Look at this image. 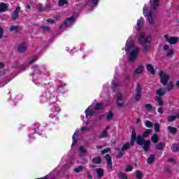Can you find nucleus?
I'll use <instances>...</instances> for the list:
<instances>
[{
	"label": "nucleus",
	"mask_w": 179,
	"mask_h": 179,
	"mask_svg": "<svg viewBox=\"0 0 179 179\" xmlns=\"http://www.w3.org/2000/svg\"><path fill=\"white\" fill-rule=\"evenodd\" d=\"M87 178H88V179L93 178V176H92V174H90V172H89V171L87 172Z\"/></svg>",
	"instance_id": "56"
},
{
	"label": "nucleus",
	"mask_w": 179,
	"mask_h": 179,
	"mask_svg": "<svg viewBox=\"0 0 179 179\" xmlns=\"http://www.w3.org/2000/svg\"><path fill=\"white\" fill-rule=\"evenodd\" d=\"M46 22H48V23H50V24H54V23H55V20L48 18Z\"/></svg>",
	"instance_id": "53"
},
{
	"label": "nucleus",
	"mask_w": 179,
	"mask_h": 179,
	"mask_svg": "<svg viewBox=\"0 0 179 179\" xmlns=\"http://www.w3.org/2000/svg\"><path fill=\"white\" fill-rule=\"evenodd\" d=\"M110 148H105L103 150L101 151V155H106V153H108L110 152Z\"/></svg>",
	"instance_id": "50"
},
{
	"label": "nucleus",
	"mask_w": 179,
	"mask_h": 179,
	"mask_svg": "<svg viewBox=\"0 0 179 179\" xmlns=\"http://www.w3.org/2000/svg\"><path fill=\"white\" fill-rule=\"evenodd\" d=\"M92 163H94V164H101V158L100 157H94L92 159Z\"/></svg>",
	"instance_id": "31"
},
{
	"label": "nucleus",
	"mask_w": 179,
	"mask_h": 179,
	"mask_svg": "<svg viewBox=\"0 0 179 179\" xmlns=\"http://www.w3.org/2000/svg\"><path fill=\"white\" fill-rule=\"evenodd\" d=\"M37 10H38V12H44V8H43V4L42 3H39L37 6Z\"/></svg>",
	"instance_id": "46"
},
{
	"label": "nucleus",
	"mask_w": 179,
	"mask_h": 179,
	"mask_svg": "<svg viewBox=\"0 0 179 179\" xmlns=\"http://www.w3.org/2000/svg\"><path fill=\"white\" fill-rule=\"evenodd\" d=\"M143 72V66L139 65L136 70L134 71V75H139V73H142Z\"/></svg>",
	"instance_id": "23"
},
{
	"label": "nucleus",
	"mask_w": 179,
	"mask_h": 179,
	"mask_svg": "<svg viewBox=\"0 0 179 179\" xmlns=\"http://www.w3.org/2000/svg\"><path fill=\"white\" fill-rule=\"evenodd\" d=\"M124 156V153L122 152H120L117 155H116V159H121Z\"/></svg>",
	"instance_id": "51"
},
{
	"label": "nucleus",
	"mask_w": 179,
	"mask_h": 179,
	"mask_svg": "<svg viewBox=\"0 0 179 179\" xmlns=\"http://www.w3.org/2000/svg\"><path fill=\"white\" fill-rule=\"evenodd\" d=\"M72 139H73V143L71 144V148H73V146H75V145H76V143L78 142V134H76V133L73 134L72 136Z\"/></svg>",
	"instance_id": "27"
},
{
	"label": "nucleus",
	"mask_w": 179,
	"mask_h": 179,
	"mask_svg": "<svg viewBox=\"0 0 179 179\" xmlns=\"http://www.w3.org/2000/svg\"><path fill=\"white\" fill-rule=\"evenodd\" d=\"M173 89H174V84H173V81H171L167 85V91L171 92V90H173Z\"/></svg>",
	"instance_id": "38"
},
{
	"label": "nucleus",
	"mask_w": 179,
	"mask_h": 179,
	"mask_svg": "<svg viewBox=\"0 0 179 179\" xmlns=\"http://www.w3.org/2000/svg\"><path fill=\"white\" fill-rule=\"evenodd\" d=\"M164 37L165 38L166 41L167 43H169V44L174 45L178 43V40H179L178 37H174V36L169 37V35L167 34L164 35Z\"/></svg>",
	"instance_id": "7"
},
{
	"label": "nucleus",
	"mask_w": 179,
	"mask_h": 179,
	"mask_svg": "<svg viewBox=\"0 0 179 179\" xmlns=\"http://www.w3.org/2000/svg\"><path fill=\"white\" fill-rule=\"evenodd\" d=\"M146 69L148 71V72H150L152 75H155L156 72L155 71V68L153 67V65L148 64L146 66Z\"/></svg>",
	"instance_id": "19"
},
{
	"label": "nucleus",
	"mask_w": 179,
	"mask_h": 179,
	"mask_svg": "<svg viewBox=\"0 0 179 179\" xmlns=\"http://www.w3.org/2000/svg\"><path fill=\"white\" fill-rule=\"evenodd\" d=\"M90 167H91V169H96V165L91 164Z\"/></svg>",
	"instance_id": "63"
},
{
	"label": "nucleus",
	"mask_w": 179,
	"mask_h": 179,
	"mask_svg": "<svg viewBox=\"0 0 179 179\" xmlns=\"http://www.w3.org/2000/svg\"><path fill=\"white\" fill-rule=\"evenodd\" d=\"M81 131L83 132L84 131H87V127H83L81 128Z\"/></svg>",
	"instance_id": "60"
},
{
	"label": "nucleus",
	"mask_w": 179,
	"mask_h": 179,
	"mask_svg": "<svg viewBox=\"0 0 179 179\" xmlns=\"http://www.w3.org/2000/svg\"><path fill=\"white\" fill-rule=\"evenodd\" d=\"M176 86H177V87L179 89V80H178V81L176 82Z\"/></svg>",
	"instance_id": "64"
},
{
	"label": "nucleus",
	"mask_w": 179,
	"mask_h": 179,
	"mask_svg": "<svg viewBox=\"0 0 179 179\" xmlns=\"http://www.w3.org/2000/svg\"><path fill=\"white\" fill-rule=\"evenodd\" d=\"M103 108V104L101 103H96L94 107L95 110H101Z\"/></svg>",
	"instance_id": "44"
},
{
	"label": "nucleus",
	"mask_w": 179,
	"mask_h": 179,
	"mask_svg": "<svg viewBox=\"0 0 179 179\" xmlns=\"http://www.w3.org/2000/svg\"><path fill=\"white\" fill-rule=\"evenodd\" d=\"M157 111L159 114H163L164 111H163V108H157Z\"/></svg>",
	"instance_id": "58"
},
{
	"label": "nucleus",
	"mask_w": 179,
	"mask_h": 179,
	"mask_svg": "<svg viewBox=\"0 0 179 179\" xmlns=\"http://www.w3.org/2000/svg\"><path fill=\"white\" fill-rule=\"evenodd\" d=\"M50 8H51V6L50 5H48V4H47L45 6V7L43 8V12H45L47 10H50Z\"/></svg>",
	"instance_id": "54"
},
{
	"label": "nucleus",
	"mask_w": 179,
	"mask_h": 179,
	"mask_svg": "<svg viewBox=\"0 0 179 179\" xmlns=\"http://www.w3.org/2000/svg\"><path fill=\"white\" fill-rule=\"evenodd\" d=\"M41 29H42V30H43L44 31H50V30H51V28L50 27L45 25H42L41 27Z\"/></svg>",
	"instance_id": "45"
},
{
	"label": "nucleus",
	"mask_w": 179,
	"mask_h": 179,
	"mask_svg": "<svg viewBox=\"0 0 179 179\" xmlns=\"http://www.w3.org/2000/svg\"><path fill=\"white\" fill-rule=\"evenodd\" d=\"M75 20H76L75 17H68L64 21V24L67 27H69V26H71L72 24V23H73V22H75Z\"/></svg>",
	"instance_id": "14"
},
{
	"label": "nucleus",
	"mask_w": 179,
	"mask_h": 179,
	"mask_svg": "<svg viewBox=\"0 0 179 179\" xmlns=\"http://www.w3.org/2000/svg\"><path fill=\"white\" fill-rule=\"evenodd\" d=\"M144 106L148 113L152 111V109L153 108V106L150 103L145 104Z\"/></svg>",
	"instance_id": "41"
},
{
	"label": "nucleus",
	"mask_w": 179,
	"mask_h": 179,
	"mask_svg": "<svg viewBox=\"0 0 179 179\" xmlns=\"http://www.w3.org/2000/svg\"><path fill=\"white\" fill-rule=\"evenodd\" d=\"M122 100V94H119L117 95V107H119L120 108H122V107H124V103L120 102Z\"/></svg>",
	"instance_id": "20"
},
{
	"label": "nucleus",
	"mask_w": 179,
	"mask_h": 179,
	"mask_svg": "<svg viewBox=\"0 0 179 179\" xmlns=\"http://www.w3.org/2000/svg\"><path fill=\"white\" fill-rule=\"evenodd\" d=\"M155 154L150 155L149 157L147 159L148 164H152V163L155 162Z\"/></svg>",
	"instance_id": "25"
},
{
	"label": "nucleus",
	"mask_w": 179,
	"mask_h": 179,
	"mask_svg": "<svg viewBox=\"0 0 179 179\" xmlns=\"http://www.w3.org/2000/svg\"><path fill=\"white\" fill-rule=\"evenodd\" d=\"M132 170H133L132 166H131V165H127L126 166L125 171L127 173H129L130 171H132Z\"/></svg>",
	"instance_id": "47"
},
{
	"label": "nucleus",
	"mask_w": 179,
	"mask_h": 179,
	"mask_svg": "<svg viewBox=\"0 0 179 179\" xmlns=\"http://www.w3.org/2000/svg\"><path fill=\"white\" fill-rule=\"evenodd\" d=\"M136 94L135 97L136 101H139L142 97L141 93H142V87H141V85L139 83H137L136 85Z\"/></svg>",
	"instance_id": "11"
},
{
	"label": "nucleus",
	"mask_w": 179,
	"mask_h": 179,
	"mask_svg": "<svg viewBox=\"0 0 179 179\" xmlns=\"http://www.w3.org/2000/svg\"><path fill=\"white\" fill-rule=\"evenodd\" d=\"M151 141L153 142V143H157V142H159V136L154 134L151 137Z\"/></svg>",
	"instance_id": "29"
},
{
	"label": "nucleus",
	"mask_w": 179,
	"mask_h": 179,
	"mask_svg": "<svg viewBox=\"0 0 179 179\" xmlns=\"http://www.w3.org/2000/svg\"><path fill=\"white\" fill-rule=\"evenodd\" d=\"M159 2H160V0H153L152 9L154 10L159 8Z\"/></svg>",
	"instance_id": "32"
},
{
	"label": "nucleus",
	"mask_w": 179,
	"mask_h": 179,
	"mask_svg": "<svg viewBox=\"0 0 179 179\" xmlns=\"http://www.w3.org/2000/svg\"><path fill=\"white\" fill-rule=\"evenodd\" d=\"M98 138H108V134H107L106 131H103L102 134L98 136Z\"/></svg>",
	"instance_id": "34"
},
{
	"label": "nucleus",
	"mask_w": 179,
	"mask_h": 179,
	"mask_svg": "<svg viewBox=\"0 0 179 179\" xmlns=\"http://www.w3.org/2000/svg\"><path fill=\"white\" fill-rule=\"evenodd\" d=\"M167 130L168 132L172 135H176L178 132V129H177V127H173L171 126H169Z\"/></svg>",
	"instance_id": "16"
},
{
	"label": "nucleus",
	"mask_w": 179,
	"mask_h": 179,
	"mask_svg": "<svg viewBox=\"0 0 179 179\" xmlns=\"http://www.w3.org/2000/svg\"><path fill=\"white\" fill-rule=\"evenodd\" d=\"M160 83L164 85V86H167L169 83V79H170V76L166 74V73L161 71L159 73Z\"/></svg>",
	"instance_id": "4"
},
{
	"label": "nucleus",
	"mask_w": 179,
	"mask_h": 179,
	"mask_svg": "<svg viewBox=\"0 0 179 179\" xmlns=\"http://www.w3.org/2000/svg\"><path fill=\"white\" fill-rule=\"evenodd\" d=\"M5 66L3 63H0V69H2Z\"/></svg>",
	"instance_id": "61"
},
{
	"label": "nucleus",
	"mask_w": 179,
	"mask_h": 179,
	"mask_svg": "<svg viewBox=\"0 0 179 179\" xmlns=\"http://www.w3.org/2000/svg\"><path fill=\"white\" fill-rule=\"evenodd\" d=\"M79 150L83 155H85L86 153V150H85V148H83V146H80L79 148Z\"/></svg>",
	"instance_id": "49"
},
{
	"label": "nucleus",
	"mask_w": 179,
	"mask_h": 179,
	"mask_svg": "<svg viewBox=\"0 0 179 179\" xmlns=\"http://www.w3.org/2000/svg\"><path fill=\"white\" fill-rule=\"evenodd\" d=\"M171 149L173 153H177L179 152V143H173L171 147Z\"/></svg>",
	"instance_id": "22"
},
{
	"label": "nucleus",
	"mask_w": 179,
	"mask_h": 179,
	"mask_svg": "<svg viewBox=\"0 0 179 179\" xmlns=\"http://www.w3.org/2000/svg\"><path fill=\"white\" fill-rule=\"evenodd\" d=\"M85 117L87 118V117H92L94 115V110L90 109V108H87L85 111Z\"/></svg>",
	"instance_id": "17"
},
{
	"label": "nucleus",
	"mask_w": 179,
	"mask_h": 179,
	"mask_svg": "<svg viewBox=\"0 0 179 179\" xmlns=\"http://www.w3.org/2000/svg\"><path fill=\"white\" fill-rule=\"evenodd\" d=\"M164 148H166V145H164V143H158L155 146V150H164Z\"/></svg>",
	"instance_id": "21"
},
{
	"label": "nucleus",
	"mask_w": 179,
	"mask_h": 179,
	"mask_svg": "<svg viewBox=\"0 0 179 179\" xmlns=\"http://www.w3.org/2000/svg\"><path fill=\"white\" fill-rule=\"evenodd\" d=\"M135 142H136V131H135V129H133L131 131V135L130 138V143H124L121 148V150L122 152L125 150H128L131 146H134L135 145Z\"/></svg>",
	"instance_id": "3"
},
{
	"label": "nucleus",
	"mask_w": 179,
	"mask_h": 179,
	"mask_svg": "<svg viewBox=\"0 0 179 179\" xmlns=\"http://www.w3.org/2000/svg\"><path fill=\"white\" fill-rule=\"evenodd\" d=\"M135 47V43H134V40L132 38H129L127 42L124 47V50L126 52L131 51L132 48Z\"/></svg>",
	"instance_id": "8"
},
{
	"label": "nucleus",
	"mask_w": 179,
	"mask_h": 179,
	"mask_svg": "<svg viewBox=\"0 0 179 179\" xmlns=\"http://www.w3.org/2000/svg\"><path fill=\"white\" fill-rule=\"evenodd\" d=\"M61 111V108L58 106L53 105L52 107V113H50V117L54 119L55 117H57V114H59V112Z\"/></svg>",
	"instance_id": "9"
},
{
	"label": "nucleus",
	"mask_w": 179,
	"mask_h": 179,
	"mask_svg": "<svg viewBox=\"0 0 179 179\" xmlns=\"http://www.w3.org/2000/svg\"><path fill=\"white\" fill-rule=\"evenodd\" d=\"M22 9L20 6H17L15 10L13 11L12 15H11V19L12 20H17L19 19V11Z\"/></svg>",
	"instance_id": "12"
},
{
	"label": "nucleus",
	"mask_w": 179,
	"mask_h": 179,
	"mask_svg": "<svg viewBox=\"0 0 179 179\" xmlns=\"http://www.w3.org/2000/svg\"><path fill=\"white\" fill-rule=\"evenodd\" d=\"M8 10V6L5 3H0V12H6Z\"/></svg>",
	"instance_id": "26"
},
{
	"label": "nucleus",
	"mask_w": 179,
	"mask_h": 179,
	"mask_svg": "<svg viewBox=\"0 0 179 179\" xmlns=\"http://www.w3.org/2000/svg\"><path fill=\"white\" fill-rule=\"evenodd\" d=\"M143 26V18L141 17L137 21V30H141Z\"/></svg>",
	"instance_id": "24"
},
{
	"label": "nucleus",
	"mask_w": 179,
	"mask_h": 179,
	"mask_svg": "<svg viewBox=\"0 0 179 179\" xmlns=\"http://www.w3.org/2000/svg\"><path fill=\"white\" fill-rule=\"evenodd\" d=\"M27 50V45L26 43H22L18 45V52H25Z\"/></svg>",
	"instance_id": "13"
},
{
	"label": "nucleus",
	"mask_w": 179,
	"mask_h": 179,
	"mask_svg": "<svg viewBox=\"0 0 179 179\" xmlns=\"http://www.w3.org/2000/svg\"><path fill=\"white\" fill-rule=\"evenodd\" d=\"M143 13L144 16H147L148 20L150 24H154L155 20H153V17H152V12L148 10V8L144 7L143 10Z\"/></svg>",
	"instance_id": "6"
},
{
	"label": "nucleus",
	"mask_w": 179,
	"mask_h": 179,
	"mask_svg": "<svg viewBox=\"0 0 179 179\" xmlns=\"http://www.w3.org/2000/svg\"><path fill=\"white\" fill-rule=\"evenodd\" d=\"M152 134L151 129H146L143 133V135L136 136V143L138 145V146H143V149L144 152H148L150 149V145L152 143L149 140L145 139L149 136V134Z\"/></svg>",
	"instance_id": "1"
},
{
	"label": "nucleus",
	"mask_w": 179,
	"mask_h": 179,
	"mask_svg": "<svg viewBox=\"0 0 179 179\" xmlns=\"http://www.w3.org/2000/svg\"><path fill=\"white\" fill-rule=\"evenodd\" d=\"M155 101H157L159 106H162L164 105V101H163V99H162V97L155 96Z\"/></svg>",
	"instance_id": "28"
},
{
	"label": "nucleus",
	"mask_w": 179,
	"mask_h": 179,
	"mask_svg": "<svg viewBox=\"0 0 179 179\" xmlns=\"http://www.w3.org/2000/svg\"><path fill=\"white\" fill-rule=\"evenodd\" d=\"M154 129L155 132H160V125L159 123H155L154 125Z\"/></svg>",
	"instance_id": "43"
},
{
	"label": "nucleus",
	"mask_w": 179,
	"mask_h": 179,
	"mask_svg": "<svg viewBox=\"0 0 179 179\" xmlns=\"http://www.w3.org/2000/svg\"><path fill=\"white\" fill-rule=\"evenodd\" d=\"M2 37H3V29L0 27V38H2Z\"/></svg>",
	"instance_id": "55"
},
{
	"label": "nucleus",
	"mask_w": 179,
	"mask_h": 179,
	"mask_svg": "<svg viewBox=\"0 0 179 179\" xmlns=\"http://www.w3.org/2000/svg\"><path fill=\"white\" fill-rule=\"evenodd\" d=\"M164 50L165 51L167 50H169V45H165L164 46Z\"/></svg>",
	"instance_id": "62"
},
{
	"label": "nucleus",
	"mask_w": 179,
	"mask_h": 179,
	"mask_svg": "<svg viewBox=\"0 0 179 179\" xmlns=\"http://www.w3.org/2000/svg\"><path fill=\"white\" fill-rule=\"evenodd\" d=\"M139 55V48L133 50L129 55V60L130 62H134Z\"/></svg>",
	"instance_id": "5"
},
{
	"label": "nucleus",
	"mask_w": 179,
	"mask_h": 179,
	"mask_svg": "<svg viewBox=\"0 0 179 179\" xmlns=\"http://www.w3.org/2000/svg\"><path fill=\"white\" fill-rule=\"evenodd\" d=\"M105 159L107 163V169L109 171H113V161L111 156L109 154H106L105 156Z\"/></svg>",
	"instance_id": "10"
},
{
	"label": "nucleus",
	"mask_w": 179,
	"mask_h": 179,
	"mask_svg": "<svg viewBox=\"0 0 179 179\" xmlns=\"http://www.w3.org/2000/svg\"><path fill=\"white\" fill-rule=\"evenodd\" d=\"M145 125L147 127V128H153V123L150 120L145 121Z\"/></svg>",
	"instance_id": "40"
},
{
	"label": "nucleus",
	"mask_w": 179,
	"mask_h": 179,
	"mask_svg": "<svg viewBox=\"0 0 179 179\" xmlns=\"http://www.w3.org/2000/svg\"><path fill=\"white\" fill-rule=\"evenodd\" d=\"M96 174L98 178H103L104 176V169L101 168L96 169Z\"/></svg>",
	"instance_id": "18"
},
{
	"label": "nucleus",
	"mask_w": 179,
	"mask_h": 179,
	"mask_svg": "<svg viewBox=\"0 0 179 179\" xmlns=\"http://www.w3.org/2000/svg\"><path fill=\"white\" fill-rule=\"evenodd\" d=\"M92 2L93 5H95V6L99 5V0H92Z\"/></svg>",
	"instance_id": "57"
},
{
	"label": "nucleus",
	"mask_w": 179,
	"mask_h": 179,
	"mask_svg": "<svg viewBox=\"0 0 179 179\" xmlns=\"http://www.w3.org/2000/svg\"><path fill=\"white\" fill-rule=\"evenodd\" d=\"M75 173H82L83 171V166H79L78 167L74 169Z\"/></svg>",
	"instance_id": "42"
},
{
	"label": "nucleus",
	"mask_w": 179,
	"mask_h": 179,
	"mask_svg": "<svg viewBox=\"0 0 179 179\" xmlns=\"http://www.w3.org/2000/svg\"><path fill=\"white\" fill-rule=\"evenodd\" d=\"M64 5H68V0H59L58 1L59 6H64Z\"/></svg>",
	"instance_id": "35"
},
{
	"label": "nucleus",
	"mask_w": 179,
	"mask_h": 179,
	"mask_svg": "<svg viewBox=\"0 0 179 179\" xmlns=\"http://www.w3.org/2000/svg\"><path fill=\"white\" fill-rule=\"evenodd\" d=\"M138 43L143 47L144 51H149L152 48V36H146L145 32H141L138 36Z\"/></svg>",
	"instance_id": "2"
},
{
	"label": "nucleus",
	"mask_w": 179,
	"mask_h": 179,
	"mask_svg": "<svg viewBox=\"0 0 179 179\" xmlns=\"http://www.w3.org/2000/svg\"><path fill=\"white\" fill-rule=\"evenodd\" d=\"M114 118V113H113V111L109 110L108 113L106 115V120L107 121H111Z\"/></svg>",
	"instance_id": "30"
},
{
	"label": "nucleus",
	"mask_w": 179,
	"mask_h": 179,
	"mask_svg": "<svg viewBox=\"0 0 179 179\" xmlns=\"http://www.w3.org/2000/svg\"><path fill=\"white\" fill-rule=\"evenodd\" d=\"M173 54H174V50H173V49H170L166 54V57H171V55H173Z\"/></svg>",
	"instance_id": "48"
},
{
	"label": "nucleus",
	"mask_w": 179,
	"mask_h": 179,
	"mask_svg": "<svg viewBox=\"0 0 179 179\" xmlns=\"http://www.w3.org/2000/svg\"><path fill=\"white\" fill-rule=\"evenodd\" d=\"M156 94H157L158 97H163V96L166 94V90H164V88L161 87L156 90Z\"/></svg>",
	"instance_id": "15"
},
{
	"label": "nucleus",
	"mask_w": 179,
	"mask_h": 179,
	"mask_svg": "<svg viewBox=\"0 0 179 179\" xmlns=\"http://www.w3.org/2000/svg\"><path fill=\"white\" fill-rule=\"evenodd\" d=\"M168 162L169 163H173V164H176L177 163V162H176V159L171 157L168 159Z\"/></svg>",
	"instance_id": "52"
},
{
	"label": "nucleus",
	"mask_w": 179,
	"mask_h": 179,
	"mask_svg": "<svg viewBox=\"0 0 179 179\" xmlns=\"http://www.w3.org/2000/svg\"><path fill=\"white\" fill-rule=\"evenodd\" d=\"M36 61H37V59L36 58H34L32 59H31L29 61V64H34V62H36Z\"/></svg>",
	"instance_id": "59"
},
{
	"label": "nucleus",
	"mask_w": 179,
	"mask_h": 179,
	"mask_svg": "<svg viewBox=\"0 0 179 179\" xmlns=\"http://www.w3.org/2000/svg\"><path fill=\"white\" fill-rule=\"evenodd\" d=\"M143 177V173H142V172H141V171H137L136 172V178L142 179Z\"/></svg>",
	"instance_id": "36"
},
{
	"label": "nucleus",
	"mask_w": 179,
	"mask_h": 179,
	"mask_svg": "<svg viewBox=\"0 0 179 179\" xmlns=\"http://www.w3.org/2000/svg\"><path fill=\"white\" fill-rule=\"evenodd\" d=\"M118 177L120 179H128V176L122 172L118 173Z\"/></svg>",
	"instance_id": "37"
},
{
	"label": "nucleus",
	"mask_w": 179,
	"mask_h": 179,
	"mask_svg": "<svg viewBox=\"0 0 179 179\" xmlns=\"http://www.w3.org/2000/svg\"><path fill=\"white\" fill-rule=\"evenodd\" d=\"M176 120H177V116H176V115L168 116L169 122H173V121H176Z\"/></svg>",
	"instance_id": "39"
},
{
	"label": "nucleus",
	"mask_w": 179,
	"mask_h": 179,
	"mask_svg": "<svg viewBox=\"0 0 179 179\" xmlns=\"http://www.w3.org/2000/svg\"><path fill=\"white\" fill-rule=\"evenodd\" d=\"M10 31H15V33L19 32V27L16 25H13L9 28Z\"/></svg>",
	"instance_id": "33"
}]
</instances>
